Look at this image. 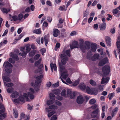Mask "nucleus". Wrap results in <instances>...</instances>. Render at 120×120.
<instances>
[{"label": "nucleus", "mask_w": 120, "mask_h": 120, "mask_svg": "<svg viewBox=\"0 0 120 120\" xmlns=\"http://www.w3.org/2000/svg\"><path fill=\"white\" fill-rule=\"evenodd\" d=\"M65 54L69 57L70 56V50H66L64 48L62 52V54L60 55L61 60V62L59 63L60 72L59 79L60 78L63 82L66 84V82L62 79V78L64 79H65L68 75L67 73V71L65 68V65L66 63V61L68 60V58L65 55Z\"/></svg>", "instance_id": "1"}, {"label": "nucleus", "mask_w": 120, "mask_h": 120, "mask_svg": "<svg viewBox=\"0 0 120 120\" xmlns=\"http://www.w3.org/2000/svg\"><path fill=\"white\" fill-rule=\"evenodd\" d=\"M27 94L25 93L23 95H20L19 96V97L17 99L14 98L13 101L16 103H18L20 102L23 103L25 102V100L26 101L29 100L28 97H29L30 99H32L34 98L33 95L34 91V89L31 88L27 90Z\"/></svg>", "instance_id": "2"}, {"label": "nucleus", "mask_w": 120, "mask_h": 120, "mask_svg": "<svg viewBox=\"0 0 120 120\" xmlns=\"http://www.w3.org/2000/svg\"><path fill=\"white\" fill-rule=\"evenodd\" d=\"M79 46L78 45V44L77 41H74L72 43L76 46L78 47L83 52H84L86 50L90 48V43L88 41L85 42L84 44V41L82 39H80L79 40Z\"/></svg>", "instance_id": "3"}, {"label": "nucleus", "mask_w": 120, "mask_h": 120, "mask_svg": "<svg viewBox=\"0 0 120 120\" xmlns=\"http://www.w3.org/2000/svg\"><path fill=\"white\" fill-rule=\"evenodd\" d=\"M57 109V106L55 105H52L49 106V108H46L45 110L48 113V117H50L53 115L56 112L54 110Z\"/></svg>", "instance_id": "4"}, {"label": "nucleus", "mask_w": 120, "mask_h": 120, "mask_svg": "<svg viewBox=\"0 0 120 120\" xmlns=\"http://www.w3.org/2000/svg\"><path fill=\"white\" fill-rule=\"evenodd\" d=\"M43 75H41L40 76L37 77L36 78V80L34 84L33 83L31 84V86H34V87L35 89L36 90V88H38V87L41 84V79L43 77Z\"/></svg>", "instance_id": "5"}, {"label": "nucleus", "mask_w": 120, "mask_h": 120, "mask_svg": "<svg viewBox=\"0 0 120 120\" xmlns=\"http://www.w3.org/2000/svg\"><path fill=\"white\" fill-rule=\"evenodd\" d=\"M3 67H4L6 71L9 73L11 72L12 66L8 62L5 61L3 64Z\"/></svg>", "instance_id": "6"}, {"label": "nucleus", "mask_w": 120, "mask_h": 120, "mask_svg": "<svg viewBox=\"0 0 120 120\" xmlns=\"http://www.w3.org/2000/svg\"><path fill=\"white\" fill-rule=\"evenodd\" d=\"M24 47H23L21 48V51L22 52V53H20L19 54L20 55L24 57H25L27 53L30 52L31 49L29 45H27L26 46V52L24 51Z\"/></svg>", "instance_id": "7"}, {"label": "nucleus", "mask_w": 120, "mask_h": 120, "mask_svg": "<svg viewBox=\"0 0 120 120\" xmlns=\"http://www.w3.org/2000/svg\"><path fill=\"white\" fill-rule=\"evenodd\" d=\"M86 91L87 93L94 95H97L98 93V90L94 88H90L87 86L86 87Z\"/></svg>", "instance_id": "8"}, {"label": "nucleus", "mask_w": 120, "mask_h": 120, "mask_svg": "<svg viewBox=\"0 0 120 120\" xmlns=\"http://www.w3.org/2000/svg\"><path fill=\"white\" fill-rule=\"evenodd\" d=\"M2 78L4 85L8 87L12 86L13 85V83L11 82L8 84H6L5 81L7 82H10L11 81V80L9 78L8 76L5 77L4 76H3Z\"/></svg>", "instance_id": "9"}, {"label": "nucleus", "mask_w": 120, "mask_h": 120, "mask_svg": "<svg viewBox=\"0 0 120 120\" xmlns=\"http://www.w3.org/2000/svg\"><path fill=\"white\" fill-rule=\"evenodd\" d=\"M102 71L104 75H107L110 71V68L108 65H106L103 67Z\"/></svg>", "instance_id": "10"}, {"label": "nucleus", "mask_w": 120, "mask_h": 120, "mask_svg": "<svg viewBox=\"0 0 120 120\" xmlns=\"http://www.w3.org/2000/svg\"><path fill=\"white\" fill-rule=\"evenodd\" d=\"M50 99L48 100L47 102V104L48 105L53 103L54 102V100L56 98L54 95L51 93L49 94Z\"/></svg>", "instance_id": "11"}, {"label": "nucleus", "mask_w": 120, "mask_h": 120, "mask_svg": "<svg viewBox=\"0 0 120 120\" xmlns=\"http://www.w3.org/2000/svg\"><path fill=\"white\" fill-rule=\"evenodd\" d=\"M86 97L84 95H80L77 98L76 101L79 104H81L83 103L84 100V98Z\"/></svg>", "instance_id": "12"}, {"label": "nucleus", "mask_w": 120, "mask_h": 120, "mask_svg": "<svg viewBox=\"0 0 120 120\" xmlns=\"http://www.w3.org/2000/svg\"><path fill=\"white\" fill-rule=\"evenodd\" d=\"M99 109L98 108H97L91 113V116L93 118H95L98 119L99 116Z\"/></svg>", "instance_id": "13"}, {"label": "nucleus", "mask_w": 120, "mask_h": 120, "mask_svg": "<svg viewBox=\"0 0 120 120\" xmlns=\"http://www.w3.org/2000/svg\"><path fill=\"white\" fill-rule=\"evenodd\" d=\"M68 97L69 96L71 99H74L76 95V94L75 92L72 91L71 90L68 89Z\"/></svg>", "instance_id": "14"}, {"label": "nucleus", "mask_w": 120, "mask_h": 120, "mask_svg": "<svg viewBox=\"0 0 120 120\" xmlns=\"http://www.w3.org/2000/svg\"><path fill=\"white\" fill-rule=\"evenodd\" d=\"M44 41L45 45L46 46L47 45L49 41V38L48 36H46L44 38L42 37L41 38V41L42 44H43L44 42Z\"/></svg>", "instance_id": "15"}, {"label": "nucleus", "mask_w": 120, "mask_h": 120, "mask_svg": "<svg viewBox=\"0 0 120 120\" xmlns=\"http://www.w3.org/2000/svg\"><path fill=\"white\" fill-rule=\"evenodd\" d=\"M19 96V93L16 91H13L12 92L11 95V98H12V101H13L14 99L13 98H17Z\"/></svg>", "instance_id": "16"}, {"label": "nucleus", "mask_w": 120, "mask_h": 120, "mask_svg": "<svg viewBox=\"0 0 120 120\" xmlns=\"http://www.w3.org/2000/svg\"><path fill=\"white\" fill-rule=\"evenodd\" d=\"M52 33L53 36L54 37H56L60 34V32L58 29L54 28L53 29Z\"/></svg>", "instance_id": "17"}, {"label": "nucleus", "mask_w": 120, "mask_h": 120, "mask_svg": "<svg viewBox=\"0 0 120 120\" xmlns=\"http://www.w3.org/2000/svg\"><path fill=\"white\" fill-rule=\"evenodd\" d=\"M108 61V58L107 57L105 58L100 61L99 63V66H102L106 63Z\"/></svg>", "instance_id": "18"}, {"label": "nucleus", "mask_w": 120, "mask_h": 120, "mask_svg": "<svg viewBox=\"0 0 120 120\" xmlns=\"http://www.w3.org/2000/svg\"><path fill=\"white\" fill-rule=\"evenodd\" d=\"M109 79V78L108 77H103L101 79V83L102 84L107 83L108 82Z\"/></svg>", "instance_id": "19"}, {"label": "nucleus", "mask_w": 120, "mask_h": 120, "mask_svg": "<svg viewBox=\"0 0 120 120\" xmlns=\"http://www.w3.org/2000/svg\"><path fill=\"white\" fill-rule=\"evenodd\" d=\"M105 40L107 45L108 46H110L111 45V43L110 38L108 36H106L105 37Z\"/></svg>", "instance_id": "20"}, {"label": "nucleus", "mask_w": 120, "mask_h": 120, "mask_svg": "<svg viewBox=\"0 0 120 120\" xmlns=\"http://www.w3.org/2000/svg\"><path fill=\"white\" fill-rule=\"evenodd\" d=\"M99 55L98 53L94 54L91 58V60L93 61L97 60L99 58Z\"/></svg>", "instance_id": "21"}, {"label": "nucleus", "mask_w": 120, "mask_h": 120, "mask_svg": "<svg viewBox=\"0 0 120 120\" xmlns=\"http://www.w3.org/2000/svg\"><path fill=\"white\" fill-rule=\"evenodd\" d=\"M61 95L64 97H68V90L66 92L65 89L63 90L61 92Z\"/></svg>", "instance_id": "22"}, {"label": "nucleus", "mask_w": 120, "mask_h": 120, "mask_svg": "<svg viewBox=\"0 0 120 120\" xmlns=\"http://www.w3.org/2000/svg\"><path fill=\"white\" fill-rule=\"evenodd\" d=\"M97 49V45L95 43H92L91 45V50L93 52H95Z\"/></svg>", "instance_id": "23"}, {"label": "nucleus", "mask_w": 120, "mask_h": 120, "mask_svg": "<svg viewBox=\"0 0 120 120\" xmlns=\"http://www.w3.org/2000/svg\"><path fill=\"white\" fill-rule=\"evenodd\" d=\"M106 23L103 22L101 25L100 26V30H104L106 28Z\"/></svg>", "instance_id": "24"}, {"label": "nucleus", "mask_w": 120, "mask_h": 120, "mask_svg": "<svg viewBox=\"0 0 120 120\" xmlns=\"http://www.w3.org/2000/svg\"><path fill=\"white\" fill-rule=\"evenodd\" d=\"M79 87L82 90H84L86 88V85L83 83H82L80 84Z\"/></svg>", "instance_id": "25"}, {"label": "nucleus", "mask_w": 120, "mask_h": 120, "mask_svg": "<svg viewBox=\"0 0 120 120\" xmlns=\"http://www.w3.org/2000/svg\"><path fill=\"white\" fill-rule=\"evenodd\" d=\"M10 56L15 59L18 60V57L17 54H15L13 52H11L10 53Z\"/></svg>", "instance_id": "26"}, {"label": "nucleus", "mask_w": 120, "mask_h": 120, "mask_svg": "<svg viewBox=\"0 0 120 120\" xmlns=\"http://www.w3.org/2000/svg\"><path fill=\"white\" fill-rule=\"evenodd\" d=\"M50 67L51 68V70L52 72L53 71V69L55 71L56 70V65L55 64H50Z\"/></svg>", "instance_id": "27"}, {"label": "nucleus", "mask_w": 120, "mask_h": 120, "mask_svg": "<svg viewBox=\"0 0 120 120\" xmlns=\"http://www.w3.org/2000/svg\"><path fill=\"white\" fill-rule=\"evenodd\" d=\"M9 19L11 21L13 20L15 21L18 20V17L16 15H14L10 17Z\"/></svg>", "instance_id": "28"}, {"label": "nucleus", "mask_w": 120, "mask_h": 120, "mask_svg": "<svg viewBox=\"0 0 120 120\" xmlns=\"http://www.w3.org/2000/svg\"><path fill=\"white\" fill-rule=\"evenodd\" d=\"M0 9L4 13H7L8 12L10 11V10L9 9H6V8H2L1 7H0Z\"/></svg>", "instance_id": "29"}, {"label": "nucleus", "mask_w": 120, "mask_h": 120, "mask_svg": "<svg viewBox=\"0 0 120 120\" xmlns=\"http://www.w3.org/2000/svg\"><path fill=\"white\" fill-rule=\"evenodd\" d=\"M118 110V108L117 107H116L113 109L112 114V117H113L114 115L117 112Z\"/></svg>", "instance_id": "30"}, {"label": "nucleus", "mask_w": 120, "mask_h": 120, "mask_svg": "<svg viewBox=\"0 0 120 120\" xmlns=\"http://www.w3.org/2000/svg\"><path fill=\"white\" fill-rule=\"evenodd\" d=\"M33 33L37 34H41V31L40 29H37L34 30L33 31Z\"/></svg>", "instance_id": "31"}, {"label": "nucleus", "mask_w": 120, "mask_h": 120, "mask_svg": "<svg viewBox=\"0 0 120 120\" xmlns=\"http://www.w3.org/2000/svg\"><path fill=\"white\" fill-rule=\"evenodd\" d=\"M90 84L93 86H95L96 85V83L95 81L92 79L90 80Z\"/></svg>", "instance_id": "32"}, {"label": "nucleus", "mask_w": 120, "mask_h": 120, "mask_svg": "<svg viewBox=\"0 0 120 120\" xmlns=\"http://www.w3.org/2000/svg\"><path fill=\"white\" fill-rule=\"evenodd\" d=\"M116 45L117 48H120V37L118 38L116 42Z\"/></svg>", "instance_id": "33"}, {"label": "nucleus", "mask_w": 120, "mask_h": 120, "mask_svg": "<svg viewBox=\"0 0 120 120\" xmlns=\"http://www.w3.org/2000/svg\"><path fill=\"white\" fill-rule=\"evenodd\" d=\"M41 61V59H39L38 60L35 61V63L34 64L35 66H38L39 65Z\"/></svg>", "instance_id": "34"}, {"label": "nucleus", "mask_w": 120, "mask_h": 120, "mask_svg": "<svg viewBox=\"0 0 120 120\" xmlns=\"http://www.w3.org/2000/svg\"><path fill=\"white\" fill-rule=\"evenodd\" d=\"M96 101L95 99L94 98L90 99L89 101L90 104L91 105L94 104L96 102Z\"/></svg>", "instance_id": "35"}, {"label": "nucleus", "mask_w": 120, "mask_h": 120, "mask_svg": "<svg viewBox=\"0 0 120 120\" xmlns=\"http://www.w3.org/2000/svg\"><path fill=\"white\" fill-rule=\"evenodd\" d=\"M60 43H56V46L55 48V50L56 51H57V49L60 48Z\"/></svg>", "instance_id": "36"}, {"label": "nucleus", "mask_w": 120, "mask_h": 120, "mask_svg": "<svg viewBox=\"0 0 120 120\" xmlns=\"http://www.w3.org/2000/svg\"><path fill=\"white\" fill-rule=\"evenodd\" d=\"M91 52H88L87 56V58L90 60H91Z\"/></svg>", "instance_id": "37"}, {"label": "nucleus", "mask_w": 120, "mask_h": 120, "mask_svg": "<svg viewBox=\"0 0 120 120\" xmlns=\"http://www.w3.org/2000/svg\"><path fill=\"white\" fill-rule=\"evenodd\" d=\"M114 94L113 93H112L109 94L108 96V98L110 100L114 96Z\"/></svg>", "instance_id": "38"}, {"label": "nucleus", "mask_w": 120, "mask_h": 120, "mask_svg": "<svg viewBox=\"0 0 120 120\" xmlns=\"http://www.w3.org/2000/svg\"><path fill=\"white\" fill-rule=\"evenodd\" d=\"M26 116H25L24 113L23 112H21L20 115V117L21 119H24L25 118Z\"/></svg>", "instance_id": "39"}, {"label": "nucleus", "mask_w": 120, "mask_h": 120, "mask_svg": "<svg viewBox=\"0 0 120 120\" xmlns=\"http://www.w3.org/2000/svg\"><path fill=\"white\" fill-rule=\"evenodd\" d=\"M59 10L61 11H65L66 10L64 6H60L59 8Z\"/></svg>", "instance_id": "40"}, {"label": "nucleus", "mask_w": 120, "mask_h": 120, "mask_svg": "<svg viewBox=\"0 0 120 120\" xmlns=\"http://www.w3.org/2000/svg\"><path fill=\"white\" fill-rule=\"evenodd\" d=\"M119 9L117 8H116L115 9H114L113 10V14L115 15V14H116L118 13L119 12Z\"/></svg>", "instance_id": "41"}, {"label": "nucleus", "mask_w": 120, "mask_h": 120, "mask_svg": "<svg viewBox=\"0 0 120 120\" xmlns=\"http://www.w3.org/2000/svg\"><path fill=\"white\" fill-rule=\"evenodd\" d=\"M18 19L20 20L23 18V15L21 14H19L18 15Z\"/></svg>", "instance_id": "42"}, {"label": "nucleus", "mask_w": 120, "mask_h": 120, "mask_svg": "<svg viewBox=\"0 0 120 120\" xmlns=\"http://www.w3.org/2000/svg\"><path fill=\"white\" fill-rule=\"evenodd\" d=\"M6 115L4 114H3L0 115V120H2L6 116Z\"/></svg>", "instance_id": "43"}, {"label": "nucleus", "mask_w": 120, "mask_h": 120, "mask_svg": "<svg viewBox=\"0 0 120 120\" xmlns=\"http://www.w3.org/2000/svg\"><path fill=\"white\" fill-rule=\"evenodd\" d=\"M14 115L15 118H17L18 116V113L17 111H14Z\"/></svg>", "instance_id": "44"}, {"label": "nucleus", "mask_w": 120, "mask_h": 120, "mask_svg": "<svg viewBox=\"0 0 120 120\" xmlns=\"http://www.w3.org/2000/svg\"><path fill=\"white\" fill-rule=\"evenodd\" d=\"M71 49L75 48H79V47L77 46H76L75 45L73 44H72V45H71L70 46Z\"/></svg>", "instance_id": "45"}, {"label": "nucleus", "mask_w": 120, "mask_h": 120, "mask_svg": "<svg viewBox=\"0 0 120 120\" xmlns=\"http://www.w3.org/2000/svg\"><path fill=\"white\" fill-rule=\"evenodd\" d=\"M40 55L39 54H38L35 55L34 58V60H38L40 57Z\"/></svg>", "instance_id": "46"}, {"label": "nucleus", "mask_w": 120, "mask_h": 120, "mask_svg": "<svg viewBox=\"0 0 120 120\" xmlns=\"http://www.w3.org/2000/svg\"><path fill=\"white\" fill-rule=\"evenodd\" d=\"M87 21V19L86 18L84 19L83 20L82 23V25H84L86 23Z\"/></svg>", "instance_id": "47"}, {"label": "nucleus", "mask_w": 120, "mask_h": 120, "mask_svg": "<svg viewBox=\"0 0 120 120\" xmlns=\"http://www.w3.org/2000/svg\"><path fill=\"white\" fill-rule=\"evenodd\" d=\"M13 89L12 88H9L7 90V92L8 93H11L13 91Z\"/></svg>", "instance_id": "48"}, {"label": "nucleus", "mask_w": 120, "mask_h": 120, "mask_svg": "<svg viewBox=\"0 0 120 120\" xmlns=\"http://www.w3.org/2000/svg\"><path fill=\"white\" fill-rule=\"evenodd\" d=\"M23 35L22 34H21L18 37V38L15 39V40L17 41L20 39L23 36Z\"/></svg>", "instance_id": "49"}, {"label": "nucleus", "mask_w": 120, "mask_h": 120, "mask_svg": "<svg viewBox=\"0 0 120 120\" xmlns=\"http://www.w3.org/2000/svg\"><path fill=\"white\" fill-rule=\"evenodd\" d=\"M77 34V32L75 31L72 32L70 33V35L71 36H73L76 35Z\"/></svg>", "instance_id": "50"}, {"label": "nucleus", "mask_w": 120, "mask_h": 120, "mask_svg": "<svg viewBox=\"0 0 120 120\" xmlns=\"http://www.w3.org/2000/svg\"><path fill=\"white\" fill-rule=\"evenodd\" d=\"M79 82L78 80H77L75 81L73 84V86H76L78 85L79 83Z\"/></svg>", "instance_id": "51"}, {"label": "nucleus", "mask_w": 120, "mask_h": 120, "mask_svg": "<svg viewBox=\"0 0 120 120\" xmlns=\"http://www.w3.org/2000/svg\"><path fill=\"white\" fill-rule=\"evenodd\" d=\"M35 54V52L34 51H31L29 53V56H32Z\"/></svg>", "instance_id": "52"}, {"label": "nucleus", "mask_w": 120, "mask_h": 120, "mask_svg": "<svg viewBox=\"0 0 120 120\" xmlns=\"http://www.w3.org/2000/svg\"><path fill=\"white\" fill-rule=\"evenodd\" d=\"M57 116L56 115H54L51 117V120H56Z\"/></svg>", "instance_id": "53"}, {"label": "nucleus", "mask_w": 120, "mask_h": 120, "mask_svg": "<svg viewBox=\"0 0 120 120\" xmlns=\"http://www.w3.org/2000/svg\"><path fill=\"white\" fill-rule=\"evenodd\" d=\"M59 85V82H57L56 83L53 84L52 85V86L54 87H57Z\"/></svg>", "instance_id": "54"}, {"label": "nucleus", "mask_w": 120, "mask_h": 120, "mask_svg": "<svg viewBox=\"0 0 120 120\" xmlns=\"http://www.w3.org/2000/svg\"><path fill=\"white\" fill-rule=\"evenodd\" d=\"M93 18V17H90L88 19V22L89 23H90L92 21V20Z\"/></svg>", "instance_id": "55"}, {"label": "nucleus", "mask_w": 120, "mask_h": 120, "mask_svg": "<svg viewBox=\"0 0 120 120\" xmlns=\"http://www.w3.org/2000/svg\"><path fill=\"white\" fill-rule=\"evenodd\" d=\"M66 82L70 84L72 83V82L71 81L70 79L69 78H68L66 80Z\"/></svg>", "instance_id": "56"}, {"label": "nucleus", "mask_w": 120, "mask_h": 120, "mask_svg": "<svg viewBox=\"0 0 120 120\" xmlns=\"http://www.w3.org/2000/svg\"><path fill=\"white\" fill-rule=\"evenodd\" d=\"M46 50L45 49V48H43L42 49H41L40 50V51L42 53V55L46 51Z\"/></svg>", "instance_id": "57"}, {"label": "nucleus", "mask_w": 120, "mask_h": 120, "mask_svg": "<svg viewBox=\"0 0 120 120\" xmlns=\"http://www.w3.org/2000/svg\"><path fill=\"white\" fill-rule=\"evenodd\" d=\"M110 32L112 34H114L115 33V30L114 28L111 29L110 30Z\"/></svg>", "instance_id": "58"}, {"label": "nucleus", "mask_w": 120, "mask_h": 120, "mask_svg": "<svg viewBox=\"0 0 120 120\" xmlns=\"http://www.w3.org/2000/svg\"><path fill=\"white\" fill-rule=\"evenodd\" d=\"M98 106L96 105H94L92 106H91L90 108L93 109H94L97 107Z\"/></svg>", "instance_id": "59"}, {"label": "nucleus", "mask_w": 120, "mask_h": 120, "mask_svg": "<svg viewBox=\"0 0 120 120\" xmlns=\"http://www.w3.org/2000/svg\"><path fill=\"white\" fill-rule=\"evenodd\" d=\"M28 109L29 110H31L33 108V105H32L31 106H30L29 104L28 105Z\"/></svg>", "instance_id": "60"}, {"label": "nucleus", "mask_w": 120, "mask_h": 120, "mask_svg": "<svg viewBox=\"0 0 120 120\" xmlns=\"http://www.w3.org/2000/svg\"><path fill=\"white\" fill-rule=\"evenodd\" d=\"M55 103L56 104L58 105H61V103L57 101H55Z\"/></svg>", "instance_id": "61"}, {"label": "nucleus", "mask_w": 120, "mask_h": 120, "mask_svg": "<svg viewBox=\"0 0 120 120\" xmlns=\"http://www.w3.org/2000/svg\"><path fill=\"white\" fill-rule=\"evenodd\" d=\"M64 21V20L62 19L61 18L59 20V22L60 24L63 23V22Z\"/></svg>", "instance_id": "62"}, {"label": "nucleus", "mask_w": 120, "mask_h": 120, "mask_svg": "<svg viewBox=\"0 0 120 120\" xmlns=\"http://www.w3.org/2000/svg\"><path fill=\"white\" fill-rule=\"evenodd\" d=\"M8 32V30H5V31L4 32L3 34L2 35V36H4L6 35L7 33Z\"/></svg>", "instance_id": "63"}, {"label": "nucleus", "mask_w": 120, "mask_h": 120, "mask_svg": "<svg viewBox=\"0 0 120 120\" xmlns=\"http://www.w3.org/2000/svg\"><path fill=\"white\" fill-rule=\"evenodd\" d=\"M24 120H29L30 117L29 116H26L25 118L24 119Z\"/></svg>", "instance_id": "64"}]
</instances>
